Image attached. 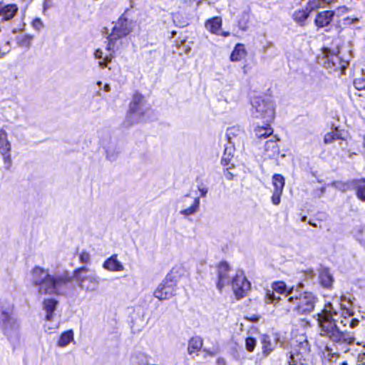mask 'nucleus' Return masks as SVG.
Wrapping results in <instances>:
<instances>
[{
    "mask_svg": "<svg viewBox=\"0 0 365 365\" xmlns=\"http://www.w3.org/2000/svg\"><path fill=\"white\" fill-rule=\"evenodd\" d=\"M341 130H339L337 127H335L333 130L327 133L323 138L324 144H330L335 140H344L345 138L343 136Z\"/></svg>",
    "mask_w": 365,
    "mask_h": 365,
    "instance_id": "obj_23",
    "label": "nucleus"
},
{
    "mask_svg": "<svg viewBox=\"0 0 365 365\" xmlns=\"http://www.w3.org/2000/svg\"><path fill=\"white\" fill-rule=\"evenodd\" d=\"M229 266L227 263H221L218 268V279L217 288L221 290L225 284L227 282V271Z\"/></svg>",
    "mask_w": 365,
    "mask_h": 365,
    "instance_id": "obj_24",
    "label": "nucleus"
},
{
    "mask_svg": "<svg viewBox=\"0 0 365 365\" xmlns=\"http://www.w3.org/2000/svg\"><path fill=\"white\" fill-rule=\"evenodd\" d=\"M326 351L328 353V355L331 356V357H335V358H338L339 357V354L336 353V352H334V353H332L331 352V348H329V347H326Z\"/></svg>",
    "mask_w": 365,
    "mask_h": 365,
    "instance_id": "obj_50",
    "label": "nucleus"
},
{
    "mask_svg": "<svg viewBox=\"0 0 365 365\" xmlns=\"http://www.w3.org/2000/svg\"><path fill=\"white\" fill-rule=\"evenodd\" d=\"M262 156L264 160L273 159L277 164H281L280 158L282 159L286 155L285 154L279 155L277 140L275 139V137L273 136L272 139L266 141L262 153Z\"/></svg>",
    "mask_w": 365,
    "mask_h": 365,
    "instance_id": "obj_10",
    "label": "nucleus"
},
{
    "mask_svg": "<svg viewBox=\"0 0 365 365\" xmlns=\"http://www.w3.org/2000/svg\"><path fill=\"white\" fill-rule=\"evenodd\" d=\"M79 259L83 263H89L91 260V255L88 252L83 251L80 254Z\"/></svg>",
    "mask_w": 365,
    "mask_h": 365,
    "instance_id": "obj_46",
    "label": "nucleus"
},
{
    "mask_svg": "<svg viewBox=\"0 0 365 365\" xmlns=\"http://www.w3.org/2000/svg\"><path fill=\"white\" fill-rule=\"evenodd\" d=\"M233 155L232 153V148H226L225 149L224 154L222 158L221 163L224 167H228L232 159Z\"/></svg>",
    "mask_w": 365,
    "mask_h": 365,
    "instance_id": "obj_37",
    "label": "nucleus"
},
{
    "mask_svg": "<svg viewBox=\"0 0 365 365\" xmlns=\"http://www.w3.org/2000/svg\"><path fill=\"white\" fill-rule=\"evenodd\" d=\"M58 301L54 299H46L43 301L42 308L44 312V317H54V312L56 309Z\"/></svg>",
    "mask_w": 365,
    "mask_h": 365,
    "instance_id": "obj_26",
    "label": "nucleus"
},
{
    "mask_svg": "<svg viewBox=\"0 0 365 365\" xmlns=\"http://www.w3.org/2000/svg\"><path fill=\"white\" fill-rule=\"evenodd\" d=\"M356 97L359 98V101L360 102V106L365 109V94L358 93L356 94Z\"/></svg>",
    "mask_w": 365,
    "mask_h": 365,
    "instance_id": "obj_47",
    "label": "nucleus"
},
{
    "mask_svg": "<svg viewBox=\"0 0 365 365\" xmlns=\"http://www.w3.org/2000/svg\"><path fill=\"white\" fill-rule=\"evenodd\" d=\"M321 312H326L327 314H330L332 317L334 315H336L337 314L336 311L334 309L332 304L330 302H328L325 304Z\"/></svg>",
    "mask_w": 365,
    "mask_h": 365,
    "instance_id": "obj_43",
    "label": "nucleus"
},
{
    "mask_svg": "<svg viewBox=\"0 0 365 365\" xmlns=\"http://www.w3.org/2000/svg\"><path fill=\"white\" fill-rule=\"evenodd\" d=\"M335 16L334 10H324L317 12L314 18V24L317 29H322L330 25Z\"/></svg>",
    "mask_w": 365,
    "mask_h": 365,
    "instance_id": "obj_14",
    "label": "nucleus"
},
{
    "mask_svg": "<svg viewBox=\"0 0 365 365\" xmlns=\"http://www.w3.org/2000/svg\"><path fill=\"white\" fill-rule=\"evenodd\" d=\"M317 316L322 336L327 337L339 344L351 345L354 344L355 337L347 331H341L332 316L327 314L326 312H319Z\"/></svg>",
    "mask_w": 365,
    "mask_h": 365,
    "instance_id": "obj_1",
    "label": "nucleus"
},
{
    "mask_svg": "<svg viewBox=\"0 0 365 365\" xmlns=\"http://www.w3.org/2000/svg\"><path fill=\"white\" fill-rule=\"evenodd\" d=\"M293 299H294V298H293V297H289L288 298V301H289V302H292V301H293Z\"/></svg>",
    "mask_w": 365,
    "mask_h": 365,
    "instance_id": "obj_56",
    "label": "nucleus"
},
{
    "mask_svg": "<svg viewBox=\"0 0 365 365\" xmlns=\"http://www.w3.org/2000/svg\"><path fill=\"white\" fill-rule=\"evenodd\" d=\"M342 21H343L344 28H348L353 24L359 23V19L357 17L346 16L343 19Z\"/></svg>",
    "mask_w": 365,
    "mask_h": 365,
    "instance_id": "obj_40",
    "label": "nucleus"
},
{
    "mask_svg": "<svg viewBox=\"0 0 365 365\" xmlns=\"http://www.w3.org/2000/svg\"><path fill=\"white\" fill-rule=\"evenodd\" d=\"M298 273H303L305 279H312L314 275V269L312 267H307L306 269L298 268Z\"/></svg>",
    "mask_w": 365,
    "mask_h": 365,
    "instance_id": "obj_42",
    "label": "nucleus"
},
{
    "mask_svg": "<svg viewBox=\"0 0 365 365\" xmlns=\"http://www.w3.org/2000/svg\"><path fill=\"white\" fill-rule=\"evenodd\" d=\"M31 25L32 27L38 31L44 27L43 23L39 18L34 19L31 23Z\"/></svg>",
    "mask_w": 365,
    "mask_h": 365,
    "instance_id": "obj_45",
    "label": "nucleus"
},
{
    "mask_svg": "<svg viewBox=\"0 0 365 365\" xmlns=\"http://www.w3.org/2000/svg\"><path fill=\"white\" fill-rule=\"evenodd\" d=\"M103 267L110 272H122L125 269L124 265L117 259V255H113L108 258L103 262Z\"/></svg>",
    "mask_w": 365,
    "mask_h": 365,
    "instance_id": "obj_17",
    "label": "nucleus"
},
{
    "mask_svg": "<svg viewBox=\"0 0 365 365\" xmlns=\"http://www.w3.org/2000/svg\"><path fill=\"white\" fill-rule=\"evenodd\" d=\"M255 132L256 136L258 138H267V137L270 136L272 134L273 130L269 126H265V127L262 126V127H257L255 129Z\"/></svg>",
    "mask_w": 365,
    "mask_h": 365,
    "instance_id": "obj_34",
    "label": "nucleus"
},
{
    "mask_svg": "<svg viewBox=\"0 0 365 365\" xmlns=\"http://www.w3.org/2000/svg\"><path fill=\"white\" fill-rule=\"evenodd\" d=\"M98 85L99 86H101V82H98Z\"/></svg>",
    "mask_w": 365,
    "mask_h": 365,
    "instance_id": "obj_60",
    "label": "nucleus"
},
{
    "mask_svg": "<svg viewBox=\"0 0 365 365\" xmlns=\"http://www.w3.org/2000/svg\"><path fill=\"white\" fill-rule=\"evenodd\" d=\"M298 338V360L302 361V365H306V361L311 357V347L307 336L304 334H302Z\"/></svg>",
    "mask_w": 365,
    "mask_h": 365,
    "instance_id": "obj_13",
    "label": "nucleus"
},
{
    "mask_svg": "<svg viewBox=\"0 0 365 365\" xmlns=\"http://www.w3.org/2000/svg\"><path fill=\"white\" fill-rule=\"evenodd\" d=\"M74 341V333L72 329L63 331L58 337L57 341V346L64 348Z\"/></svg>",
    "mask_w": 365,
    "mask_h": 365,
    "instance_id": "obj_25",
    "label": "nucleus"
},
{
    "mask_svg": "<svg viewBox=\"0 0 365 365\" xmlns=\"http://www.w3.org/2000/svg\"><path fill=\"white\" fill-rule=\"evenodd\" d=\"M176 292V284L165 279L155 290L154 297L159 300L168 299L173 297Z\"/></svg>",
    "mask_w": 365,
    "mask_h": 365,
    "instance_id": "obj_12",
    "label": "nucleus"
},
{
    "mask_svg": "<svg viewBox=\"0 0 365 365\" xmlns=\"http://www.w3.org/2000/svg\"><path fill=\"white\" fill-rule=\"evenodd\" d=\"M349 11H350V8L347 7L345 5L339 6L336 7V9L334 10L335 14L336 15L337 17H340V16L344 15L345 14L348 13Z\"/></svg>",
    "mask_w": 365,
    "mask_h": 365,
    "instance_id": "obj_44",
    "label": "nucleus"
},
{
    "mask_svg": "<svg viewBox=\"0 0 365 365\" xmlns=\"http://www.w3.org/2000/svg\"><path fill=\"white\" fill-rule=\"evenodd\" d=\"M257 344V340L252 337H247L245 339V346L248 351L252 352L254 351Z\"/></svg>",
    "mask_w": 365,
    "mask_h": 365,
    "instance_id": "obj_41",
    "label": "nucleus"
},
{
    "mask_svg": "<svg viewBox=\"0 0 365 365\" xmlns=\"http://www.w3.org/2000/svg\"><path fill=\"white\" fill-rule=\"evenodd\" d=\"M89 271H90V269L88 267H82L77 269L74 272V277L77 280L81 282V286L82 287H85V283L86 282L88 276L89 274H88Z\"/></svg>",
    "mask_w": 365,
    "mask_h": 365,
    "instance_id": "obj_29",
    "label": "nucleus"
},
{
    "mask_svg": "<svg viewBox=\"0 0 365 365\" xmlns=\"http://www.w3.org/2000/svg\"><path fill=\"white\" fill-rule=\"evenodd\" d=\"M34 36L30 34H25L18 38V44L21 46L30 48Z\"/></svg>",
    "mask_w": 365,
    "mask_h": 365,
    "instance_id": "obj_36",
    "label": "nucleus"
},
{
    "mask_svg": "<svg viewBox=\"0 0 365 365\" xmlns=\"http://www.w3.org/2000/svg\"><path fill=\"white\" fill-rule=\"evenodd\" d=\"M244 69H245V66H244ZM244 73H246V71H245V70H244Z\"/></svg>",
    "mask_w": 365,
    "mask_h": 365,
    "instance_id": "obj_61",
    "label": "nucleus"
},
{
    "mask_svg": "<svg viewBox=\"0 0 365 365\" xmlns=\"http://www.w3.org/2000/svg\"><path fill=\"white\" fill-rule=\"evenodd\" d=\"M272 185L274 186L272 202L274 205L280 203V197L282 193L284 185V179L282 175L276 174L272 178Z\"/></svg>",
    "mask_w": 365,
    "mask_h": 365,
    "instance_id": "obj_15",
    "label": "nucleus"
},
{
    "mask_svg": "<svg viewBox=\"0 0 365 365\" xmlns=\"http://www.w3.org/2000/svg\"><path fill=\"white\" fill-rule=\"evenodd\" d=\"M143 101V96L136 94L133 96L127 116V120L130 124L136 123L142 120L144 111Z\"/></svg>",
    "mask_w": 365,
    "mask_h": 365,
    "instance_id": "obj_6",
    "label": "nucleus"
},
{
    "mask_svg": "<svg viewBox=\"0 0 365 365\" xmlns=\"http://www.w3.org/2000/svg\"><path fill=\"white\" fill-rule=\"evenodd\" d=\"M133 21L128 20L124 16H122L113 26L110 33H108V29L106 28L108 41L107 50L109 51H113L116 41L128 35L133 30Z\"/></svg>",
    "mask_w": 365,
    "mask_h": 365,
    "instance_id": "obj_3",
    "label": "nucleus"
},
{
    "mask_svg": "<svg viewBox=\"0 0 365 365\" xmlns=\"http://www.w3.org/2000/svg\"><path fill=\"white\" fill-rule=\"evenodd\" d=\"M232 167V165L230 167H227L226 169V171L225 173V176L227 180H232L233 179V175L232 173H230L228 170L229 168H231Z\"/></svg>",
    "mask_w": 365,
    "mask_h": 365,
    "instance_id": "obj_48",
    "label": "nucleus"
},
{
    "mask_svg": "<svg viewBox=\"0 0 365 365\" xmlns=\"http://www.w3.org/2000/svg\"><path fill=\"white\" fill-rule=\"evenodd\" d=\"M319 281L320 284L325 289L332 288L334 278L328 268L322 269L319 273Z\"/></svg>",
    "mask_w": 365,
    "mask_h": 365,
    "instance_id": "obj_20",
    "label": "nucleus"
},
{
    "mask_svg": "<svg viewBox=\"0 0 365 365\" xmlns=\"http://www.w3.org/2000/svg\"><path fill=\"white\" fill-rule=\"evenodd\" d=\"M252 115L257 118H264L269 121L274 118V108L271 101H265L263 98L255 97L251 101Z\"/></svg>",
    "mask_w": 365,
    "mask_h": 365,
    "instance_id": "obj_4",
    "label": "nucleus"
},
{
    "mask_svg": "<svg viewBox=\"0 0 365 365\" xmlns=\"http://www.w3.org/2000/svg\"><path fill=\"white\" fill-rule=\"evenodd\" d=\"M349 322V319L346 317H344L343 319L340 321V323L342 324L343 327H346L347 323Z\"/></svg>",
    "mask_w": 365,
    "mask_h": 365,
    "instance_id": "obj_52",
    "label": "nucleus"
},
{
    "mask_svg": "<svg viewBox=\"0 0 365 365\" xmlns=\"http://www.w3.org/2000/svg\"><path fill=\"white\" fill-rule=\"evenodd\" d=\"M60 319L56 318V316L48 317L47 315V317H44L43 327L46 333L51 334L56 332L60 327Z\"/></svg>",
    "mask_w": 365,
    "mask_h": 365,
    "instance_id": "obj_18",
    "label": "nucleus"
},
{
    "mask_svg": "<svg viewBox=\"0 0 365 365\" xmlns=\"http://www.w3.org/2000/svg\"><path fill=\"white\" fill-rule=\"evenodd\" d=\"M110 86L108 85V84H106L104 85V87H103V90L106 91V92H108L110 91Z\"/></svg>",
    "mask_w": 365,
    "mask_h": 365,
    "instance_id": "obj_55",
    "label": "nucleus"
},
{
    "mask_svg": "<svg viewBox=\"0 0 365 365\" xmlns=\"http://www.w3.org/2000/svg\"><path fill=\"white\" fill-rule=\"evenodd\" d=\"M199 206L200 200L198 197H196L194 199L193 203L190 207L180 210V213L184 216H190L194 215L198 211Z\"/></svg>",
    "mask_w": 365,
    "mask_h": 365,
    "instance_id": "obj_32",
    "label": "nucleus"
},
{
    "mask_svg": "<svg viewBox=\"0 0 365 365\" xmlns=\"http://www.w3.org/2000/svg\"><path fill=\"white\" fill-rule=\"evenodd\" d=\"M302 8L298 9V21L303 23L317 10L322 8L320 0H300Z\"/></svg>",
    "mask_w": 365,
    "mask_h": 365,
    "instance_id": "obj_8",
    "label": "nucleus"
},
{
    "mask_svg": "<svg viewBox=\"0 0 365 365\" xmlns=\"http://www.w3.org/2000/svg\"><path fill=\"white\" fill-rule=\"evenodd\" d=\"M222 26V19L220 17H214L209 19L205 23V27L211 33L217 34Z\"/></svg>",
    "mask_w": 365,
    "mask_h": 365,
    "instance_id": "obj_28",
    "label": "nucleus"
},
{
    "mask_svg": "<svg viewBox=\"0 0 365 365\" xmlns=\"http://www.w3.org/2000/svg\"><path fill=\"white\" fill-rule=\"evenodd\" d=\"M198 190H199V191L200 192L201 197H205L207 195V189L206 187H199Z\"/></svg>",
    "mask_w": 365,
    "mask_h": 365,
    "instance_id": "obj_51",
    "label": "nucleus"
},
{
    "mask_svg": "<svg viewBox=\"0 0 365 365\" xmlns=\"http://www.w3.org/2000/svg\"><path fill=\"white\" fill-rule=\"evenodd\" d=\"M294 362L295 361H294V355L292 354H291V355H290V361H289V365H295Z\"/></svg>",
    "mask_w": 365,
    "mask_h": 365,
    "instance_id": "obj_53",
    "label": "nucleus"
},
{
    "mask_svg": "<svg viewBox=\"0 0 365 365\" xmlns=\"http://www.w3.org/2000/svg\"><path fill=\"white\" fill-rule=\"evenodd\" d=\"M316 297L309 292H304L298 297V314H307L313 311Z\"/></svg>",
    "mask_w": 365,
    "mask_h": 365,
    "instance_id": "obj_11",
    "label": "nucleus"
},
{
    "mask_svg": "<svg viewBox=\"0 0 365 365\" xmlns=\"http://www.w3.org/2000/svg\"><path fill=\"white\" fill-rule=\"evenodd\" d=\"M31 282L38 286L40 294H54L58 292V287L67 282L66 277H53L49 274L47 269L38 266L35 267L31 273Z\"/></svg>",
    "mask_w": 365,
    "mask_h": 365,
    "instance_id": "obj_2",
    "label": "nucleus"
},
{
    "mask_svg": "<svg viewBox=\"0 0 365 365\" xmlns=\"http://www.w3.org/2000/svg\"><path fill=\"white\" fill-rule=\"evenodd\" d=\"M341 365H348V364H347L346 361H343V362L341 364Z\"/></svg>",
    "mask_w": 365,
    "mask_h": 365,
    "instance_id": "obj_57",
    "label": "nucleus"
},
{
    "mask_svg": "<svg viewBox=\"0 0 365 365\" xmlns=\"http://www.w3.org/2000/svg\"><path fill=\"white\" fill-rule=\"evenodd\" d=\"M86 282H89L88 285L85 284L84 287L86 290H95L98 285V279L94 273L88 274Z\"/></svg>",
    "mask_w": 365,
    "mask_h": 365,
    "instance_id": "obj_35",
    "label": "nucleus"
},
{
    "mask_svg": "<svg viewBox=\"0 0 365 365\" xmlns=\"http://www.w3.org/2000/svg\"><path fill=\"white\" fill-rule=\"evenodd\" d=\"M11 151V143L9 140L8 133L1 128L0 129V154L4 163V168L7 170H10L12 165Z\"/></svg>",
    "mask_w": 365,
    "mask_h": 365,
    "instance_id": "obj_7",
    "label": "nucleus"
},
{
    "mask_svg": "<svg viewBox=\"0 0 365 365\" xmlns=\"http://www.w3.org/2000/svg\"><path fill=\"white\" fill-rule=\"evenodd\" d=\"M18 8L14 4L4 5L0 3V16H2L4 21H7L12 19Z\"/></svg>",
    "mask_w": 365,
    "mask_h": 365,
    "instance_id": "obj_22",
    "label": "nucleus"
},
{
    "mask_svg": "<svg viewBox=\"0 0 365 365\" xmlns=\"http://www.w3.org/2000/svg\"><path fill=\"white\" fill-rule=\"evenodd\" d=\"M202 340L200 337L192 338L188 344V352L192 354L194 351H198L202 348Z\"/></svg>",
    "mask_w": 365,
    "mask_h": 365,
    "instance_id": "obj_33",
    "label": "nucleus"
},
{
    "mask_svg": "<svg viewBox=\"0 0 365 365\" xmlns=\"http://www.w3.org/2000/svg\"><path fill=\"white\" fill-rule=\"evenodd\" d=\"M349 326L351 327V328H355L356 327L358 326L359 323V321L357 319H351V320H349Z\"/></svg>",
    "mask_w": 365,
    "mask_h": 365,
    "instance_id": "obj_49",
    "label": "nucleus"
},
{
    "mask_svg": "<svg viewBox=\"0 0 365 365\" xmlns=\"http://www.w3.org/2000/svg\"><path fill=\"white\" fill-rule=\"evenodd\" d=\"M247 56V51L245 46L241 43H237L230 55V60L232 62H237L242 60Z\"/></svg>",
    "mask_w": 365,
    "mask_h": 365,
    "instance_id": "obj_27",
    "label": "nucleus"
},
{
    "mask_svg": "<svg viewBox=\"0 0 365 365\" xmlns=\"http://www.w3.org/2000/svg\"><path fill=\"white\" fill-rule=\"evenodd\" d=\"M187 271L185 267L182 265H175L173 267L170 271V272L167 275L166 280H169V282L175 283L182 277H184L186 274Z\"/></svg>",
    "mask_w": 365,
    "mask_h": 365,
    "instance_id": "obj_21",
    "label": "nucleus"
},
{
    "mask_svg": "<svg viewBox=\"0 0 365 365\" xmlns=\"http://www.w3.org/2000/svg\"><path fill=\"white\" fill-rule=\"evenodd\" d=\"M232 287L237 298L243 297L250 289V282L243 272H238L232 281Z\"/></svg>",
    "mask_w": 365,
    "mask_h": 365,
    "instance_id": "obj_9",
    "label": "nucleus"
},
{
    "mask_svg": "<svg viewBox=\"0 0 365 365\" xmlns=\"http://www.w3.org/2000/svg\"><path fill=\"white\" fill-rule=\"evenodd\" d=\"M328 62L331 61L333 66H336L337 63L342 68L344 69L346 68V65L347 64L346 61H342L338 54L331 55L330 58H328Z\"/></svg>",
    "mask_w": 365,
    "mask_h": 365,
    "instance_id": "obj_38",
    "label": "nucleus"
},
{
    "mask_svg": "<svg viewBox=\"0 0 365 365\" xmlns=\"http://www.w3.org/2000/svg\"><path fill=\"white\" fill-rule=\"evenodd\" d=\"M218 364H225V361L223 358H219L217 361Z\"/></svg>",
    "mask_w": 365,
    "mask_h": 365,
    "instance_id": "obj_54",
    "label": "nucleus"
},
{
    "mask_svg": "<svg viewBox=\"0 0 365 365\" xmlns=\"http://www.w3.org/2000/svg\"><path fill=\"white\" fill-rule=\"evenodd\" d=\"M301 286H302V282H298V287H301Z\"/></svg>",
    "mask_w": 365,
    "mask_h": 365,
    "instance_id": "obj_59",
    "label": "nucleus"
},
{
    "mask_svg": "<svg viewBox=\"0 0 365 365\" xmlns=\"http://www.w3.org/2000/svg\"><path fill=\"white\" fill-rule=\"evenodd\" d=\"M349 183L351 188L355 191L357 198L365 202V178L354 179Z\"/></svg>",
    "mask_w": 365,
    "mask_h": 365,
    "instance_id": "obj_16",
    "label": "nucleus"
},
{
    "mask_svg": "<svg viewBox=\"0 0 365 365\" xmlns=\"http://www.w3.org/2000/svg\"><path fill=\"white\" fill-rule=\"evenodd\" d=\"M363 145H364V148L365 149V135H364V144Z\"/></svg>",
    "mask_w": 365,
    "mask_h": 365,
    "instance_id": "obj_58",
    "label": "nucleus"
},
{
    "mask_svg": "<svg viewBox=\"0 0 365 365\" xmlns=\"http://www.w3.org/2000/svg\"><path fill=\"white\" fill-rule=\"evenodd\" d=\"M272 287L273 291L270 292L269 290H267L266 296L270 302L273 303L275 300L277 301L279 299V297L276 296L274 292L278 294L286 293L287 287L283 282H274L273 283Z\"/></svg>",
    "mask_w": 365,
    "mask_h": 365,
    "instance_id": "obj_19",
    "label": "nucleus"
},
{
    "mask_svg": "<svg viewBox=\"0 0 365 365\" xmlns=\"http://www.w3.org/2000/svg\"><path fill=\"white\" fill-rule=\"evenodd\" d=\"M276 343L277 339H274L272 341L267 335H264L262 338L263 354H265L266 356L269 354L271 351L274 349Z\"/></svg>",
    "mask_w": 365,
    "mask_h": 365,
    "instance_id": "obj_30",
    "label": "nucleus"
},
{
    "mask_svg": "<svg viewBox=\"0 0 365 365\" xmlns=\"http://www.w3.org/2000/svg\"><path fill=\"white\" fill-rule=\"evenodd\" d=\"M94 56L96 59L99 60L98 64L102 68L106 67L107 66V63L108 62H110L113 58L111 53L109 55H108V54L104 55L103 52L100 49H97L95 51Z\"/></svg>",
    "mask_w": 365,
    "mask_h": 365,
    "instance_id": "obj_31",
    "label": "nucleus"
},
{
    "mask_svg": "<svg viewBox=\"0 0 365 365\" xmlns=\"http://www.w3.org/2000/svg\"><path fill=\"white\" fill-rule=\"evenodd\" d=\"M353 85L358 91H365V78L364 77L355 78L353 81Z\"/></svg>",
    "mask_w": 365,
    "mask_h": 365,
    "instance_id": "obj_39",
    "label": "nucleus"
},
{
    "mask_svg": "<svg viewBox=\"0 0 365 365\" xmlns=\"http://www.w3.org/2000/svg\"><path fill=\"white\" fill-rule=\"evenodd\" d=\"M0 325L6 334L18 328L17 322L12 315V306L4 299H0Z\"/></svg>",
    "mask_w": 365,
    "mask_h": 365,
    "instance_id": "obj_5",
    "label": "nucleus"
}]
</instances>
